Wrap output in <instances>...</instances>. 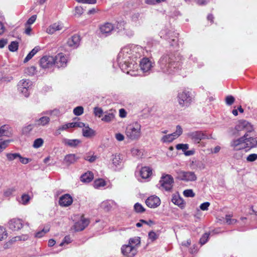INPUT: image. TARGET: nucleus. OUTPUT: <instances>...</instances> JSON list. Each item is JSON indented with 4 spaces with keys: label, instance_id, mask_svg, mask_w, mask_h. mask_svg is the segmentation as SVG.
Here are the masks:
<instances>
[{
    "label": "nucleus",
    "instance_id": "obj_58",
    "mask_svg": "<svg viewBox=\"0 0 257 257\" xmlns=\"http://www.w3.org/2000/svg\"><path fill=\"white\" fill-rule=\"evenodd\" d=\"M183 194L187 197H193L195 196V194L191 189L185 190L183 192Z\"/></svg>",
    "mask_w": 257,
    "mask_h": 257
},
{
    "label": "nucleus",
    "instance_id": "obj_56",
    "mask_svg": "<svg viewBox=\"0 0 257 257\" xmlns=\"http://www.w3.org/2000/svg\"><path fill=\"white\" fill-rule=\"evenodd\" d=\"M43 143V140L42 139H41V138L37 139L34 141V144H33V147L35 148H38L42 145Z\"/></svg>",
    "mask_w": 257,
    "mask_h": 257
},
{
    "label": "nucleus",
    "instance_id": "obj_19",
    "mask_svg": "<svg viewBox=\"0 0 257 257\" xmlns=\"http://www.w3.org/2000/svg\"><path fill=\"white\" fill-rule=\"evenodd\" d=\"M89 221L85 218L81 217L80 220L74 225V229L76 231L83 230L89 224Z\"/></svg>",
    "mask_w": 257,
    "mask_h": 257
},
{
    "label": "nucleus",
    "instance_id": "obj_54",
    "mask_svg": "<svg viewBox=\"0 0 257 257\" xmlns=\"http://www.w3.org/2000/svg\"><path fill=\"white\" fill-rule=\"evenodd\" d=\"M10 142V140H6L0 142V153L8 147Z\"/></svg>",
    "mask_w": 257,
    "mask_h": 257
},
{
    "label": "nucleus",
    "instance_id": "obj_57",
    "mask_svg": "<svg viewBox=\"0 0 257 257\" xmlns=\"http://www.w3.org/2000/svg\"><path fill=\"white\" fill-rule=\"evenodd\" d=\"M48 122V118L46 116H43L37 120V124L39 125H45Z\"/></svg>",
    "mask_w": 257,
    "mask_h": 257
},
{
    "label": "nucleus",
    "instance_id": "obj_46",
    "mask_svg": "<svg viewBox=\"0 0 257 257\" xmlns=\"http://www.w3.org/2000/svg\"><path fill=\"white\" fill-rule=\"evenodd\" d=\"M117 26L120 27L124 31V33L127 36H132L134 35V32L131 30L124 28L123 24H119L117 25Z\"/></svg>",
    "mask_w": 257,
    "mask_h": 257
},
{
    "label": "nucleus",
    "instance_id": "obj_45",
    "mask_svg": "<svg viewBox=\"0 0 257 257\" xmlns=\"http://www.w3.org/2000/svg\"><path fill=\"white\" fill-rule=\"evenodd\" d=\"M84 112L83 107L81 106H77L73 109V113L75 115L79 116L83 114Z\"/></svg>",
    "mask_w": 257,
    "mask_h": 257
},
{
    "label": "nucleus",
    "instance_id": "obj_61",
    "mask_svg": "<svg viewBox=\"0 0 257 257\" xmlns=\"http://www.w3.org/2000/svg\"><path fill=\"white\" fill-rule=\"evenodd\" d=\"M149 238L152 241H154L158 238V235L154 231H150L149 233Z\"/></svg>",
    "mask_w": 257,
    "mask_h": 257
},
{
    "label": "nucleus",
    "instance_id": "obj_23",
    "mask_svg": "<svg viewBox=\"0 0 257 257\" xmlns=\"http://www.w3.org/2000/svg\"><path fill=\"white\" fill-rule=\"evenodd\" d=\"M115 111L112 109L105 112L104 116L101 118V120L106 122L113 121L115 118Z\"/></svg>",
    "mask_w": 257,
    "mask_h": 257
},
{
    "label": "nucleus",
    "instance_id": "obj_36",
    "mask_svg": "<svg viewBox=\"0 0 257 257\" xmlns=\"http://www.w3.org/2000/svg\"><path fill=\"white\" fill-rule=\"evenodd\" d=\"M62 28V25L58 23H54L49 27V34H54L57 31H59Z\"/></svg>",
    "mask_w": 257,
    "mask_h": 257
},
{
    "label": "nucleus",
    "instance_id": "obj_59",
    "mask_svg": "<svg viewBox=\"0 0 257 257\" xmlns=\"http://www.w3.org/2000/svg\"><path fill=\"white\" fill-rule=\"evenodd\" d=\"M37 18V16L36 15H33L31 18H30L27 21L25 26H30L31 24H33Z\"/></svg>",
    "mask_w": 257,
    "mask_h": 257
},
{
    "label": "nucleus",
    "instance_id": "obj_27",
    "mask_svg": "<svg viewBox=\"0 0 257 257\" xmlns=\"http://www.w3.org/2000/svg\"><path fill=\"white\" fill-rule=\"evenodd\" d=\"M172 202L175 205L181 208L184 207V203L182 198L178 194H174L172 196Z\"/></svg>",
    "mask_w": 257,
    "mask_h": 257
},
{
    "label": "nucleus",
    "instance_id": "obj_53",
    "mask_svg": "<svg viewBox=\"0 0 257 257\" xmlns=\"http://www.w3.org/2000/svg\"><path fill=\"white\" fill-rule=\"evenodd\" d=\"M209 236V233H204L200 239V243L201 245L204 244L208 240Z\"/></svg>",
    "mask_w": 257,
    "mask_h": 257
},
{
    "label": "nucleus",
    "instance_id": "obj_32",
    "mask_svg": "<svg viewBox=\"0 0 257 257\" xmlns=\"http://www.w3.org/2000/svg\"><path fill=\"white\" fill-rule=\"evenodd\" d=\"M93 178V174L90 172H88L83 174L81 177V180L84 183H89Z\"/></svg>",
    "mask_w": 257,
    "mask_h": 257
},
{
    "label": "nucleus",
    "instance_id": "obj_9",
    "mask_svg": "<svg viewBox=\"0 0 257 257\" xmlns=\"http://www.w3.org/2000/svg\"><path fill=\"white\" fill-rule=\"evenodd\" d=\"M234 130L238 132L245 131L247 132H251L253 131V125L248 121L244 119L238 120L234 127Z\"/></svg>",
    "mask_w": 257,
    "mask_h": 257
},
{
    "label": "nucleus",
    "instance_id": "obj_31",
    "mask_svg": "<svg viewBox=\"0 0 257 257\" xmlns=\"http://www.w3.org/2000/svg\"><path fill=\"white\" fill-rule=\"evenodd\" d=\"M247 137L245 138V144H246L247 150L257 146V138L251 137L247 138Z\"/></svg>",
    "mask_w": 257,
    "mask_h": 257
},
{
    "label": "nucleus",
    "instance_id": "obj_15",
    "mask_svg": "<svg viewBox=\"0 0 257 257\" xmlns=\"http://www.w3.org/2000/svg\"><path fill=\"white\" fill-rule=\"evenodd\" d=\"M111 164L110 167L113 170L116 171L122 168L123 162L121 156L118 154L112 155L111 156Z\"/></svg>",
    "mask_w": 257,
    "mask_h": 257
},
{
    "label": "nucleus",
    "instance_id": "obj_49",
    "mask_svg": "<svg viewBox=\"0 0 257 257\" xmlns=\"http://www.w3.org/2000/svg\"><path fill=\"white\" fill-rule=\"evenodd\" d=\"M225 101L227 105H231L234 102L235 98L232 95H228L226 97Z\"/></svg>",
    "mask_w": 257,
    "mask_h": 257
},
{
    "label": "nucleus",
    "instance_id": "obj_33",
    "mask_svg": "<svg viewBox=\"0 0 257 257\" xmlns=\"http://www.w3.org/2000/svg\"><path fill=\"white\" fill-rule=\"evenodd\" d=\"M78 158L74 154H69L65 156L64 162L67 164L74 163L77 160Z\"/></svg>",
    "mask_w": 257,
    "mask_h": 257
},
{
    "label": "nucleus",
    "instance_id": "obj_22",
    "mask_svg": "<svg viewBox=\"0 0 257 257\" xmlns=\"http://www.w3.org/2000/svg\"><path fill=\"white\" fill-rule=\"evenodd\" d=\"M131 20L136 26H140L143 23V17L139 13L133 14L131 17Z\"/></svg>",
    "mask_w": 257,
    "mask_h": 257
},
{
    "label": "nucleus",
    "instance_id": "obj_39",
    "mask_svg": "<svg viewBox=\"0 0 257 257\" xmlns=\"http://www.w3.org/2000/svg\"><path fill=\"white\" fill-rule=\"evenodd\" d=\"M140 243H141L140 237H135L133 238H131L129 239L128 244L134 245L135 246V247H136V246L140 245Z\"/></svg>",
    "mask_w": 257,
    "mask_h": 257
},
{
    "label": "nucleus",
    "instance_id": "obj_12",
    "mask_svg": "<svg viewBox=\"0 0 257 257\" xmlns=\"http://www.w3.org/2000/svg\"><path fill=\"white\" fill-rule=\"evenodd\" d=\"M32 83L29 80L23 79L18 85L19 91L26 97L29 95V90L31 88Z\"/></svg>",
    "mask_w": 257,
    "mask_h": 257
},
{
    "label": "nucleus",
    "instance_id": "obj_35",
    "mask_svg": "<svg viewBox=\"0 0 257 257\" xmlns=\"http://www.w3.org/2000/svg\"><path fill=\"white\" fill-rule=\"evenodd\" d=\"M176 138L174 136L173 134L164 136L161 139V141L163 143H169L173 142Z\"/></svg>",
    "mask_w": 257,
    "mask_h": 257
},
{
    "label": "nucleus",
    "instance_id": "obj_30",
    "mask_svg": "<svg viewBox=\"0 0 257 257\" xmlns=\"http://www.w3.org/2000/svg\"><path fill=\"white\" fill-rule=\"evenodd\" d=\"M69 128L73 127H82L84 126V123L80 121L79 118L75 117L73 119L72 122L68 123Z\"/></svg>",
    "mask_w": 257,
    "mask_h": 257
},
{
    "label": "nucleus",
    "instance_id": "obj_43",
    "mask_svg": "<svg viewBox=\"0 0 257 257\" xmlns=\"http://www.w3.org/2000/svg\"><path fill=\"white\" fill-rule=\"evenodd\" d=\"M93 113L95 116L101 117L103 113V111L101 107H95L93 109Z\"/></svg>",
    "mask_w": 257,
    "mask_h": 257
},
{
    "label": "nucleus",
    "instance_id": "obj_7",
    "mask_svg": "<svg viewBox=\"0 0 257 257\" xmlns=\"http://www.w3.org/2000/svg\"><path fill=\"white\" fill-rule=\"evenodd\" d=\"M115 28L111 23L105 22L99 25L98 27L99 34L102 37H107L110 35Z\"/></svg>",
    "mask_w": 257,
    "mask_h": 257
},
{
    "label": "nucleus",
    "instance_id": "obj_3",
    "mask_svg": "<svg viewBox=\"0 0 257 257\" xmlns=\"http://www.w3.org/2000/svg\"><path fill=\"white\" fill-rule=\"evenodd\" d=\"M141 128V125L138 122L128 124L125 131L126 138L131 141L139 140L142 136Z\"/></svg>",
    "mask_w": 257,
    "mask_h": 257
},
{
    "label": "nucleus",
    "instance_id": "obj_13",
    "mask_svg": "<svg viewBox=\"0 0 257 257\" xmlns=\"http://www.w3.org/2000/svg\"><path fill=\"white\" fill-rule=\"evenodd\" d=\"M187 137L194 143H199L202 140L209 139L205 133L201 131H195L187 134Z\"/></svg>",
    "mask_w": 257,
    "mask_h": 257
},
{
    "label": "nucleus",
    "instance_id": "obj_63",
    "mask_svg": "<svg viewBox=\"0 0 257 257\" xmlns=\"http://www.w3.org/2000/svg\"><path fill=\"white\" fill-rule=\"evenodd\" d=\"M77 2L82 4H95L96 0H75Z\"/></svg>",
    "mask_w": 257,
    "mask_h": 257
},
{
    "label": "nucleus",
    "instance_id": "obj_18",
    "mask_svg": "<svg viewBox=\"0 0 257 257\" xmlns=\"http://www.w3.org/2000/svg\"><path fill=\"white\" fill-rule=\"evenodd\" d=\"M80 37L75 34L71 36L67 41V45L73 49L77 48L80 45Z\"/></svg>",
    "mask_w": 257,
    "mask_h": 257
},
{
    "label": "nucleus",
    "instance_id": "obj_62",
    "mask_svg": "<svg viewBox=\"0 0 257 257\" xmlns=\"http://www.w3.org/2000/svg\"><path fill=\"white\" fill-rule=\"evenodd\" d=\"M257 159V154H251L249 155L246 158V160L248 162H253Z\"/></svg>",
    "mask_w": 257,
    "mask_h": 257
},
{
    "label": "nucleus",
    "instance_id": "obj_44",
    "mask_svg": "<svg viewBox=\"0 0 257 257\" xmlns=\"http://www.w3.org/2000/svg\"><path fill=\"white\" fill-rule=\"evenodd\" d=\"M132 154L136 157L140 158L143 155L142 151L138 148H133L131 150Z\"/></svg>",
    "mask_w": 257,
    "mask_h": 257
},
{
    "label": "nucleus",
    "instance_id": "obj_20",
    "mask_svg": "<svg viewBox=\"0 0 257 257\" xmlns=\"http://www.w3.org/2000/svg\"><path fill=\"white\" fill-rule=\"evenodd\" d=\"M72 202L73 198L68 194H66L61 196L59 201L60 205L63 207L69 206Z\"/></svg>",
    "mask_w": 257,
    "mask_h": 257
},
{
    "label": "nucleus",
    "instance_id": "obj_42",
    "mask_svg": "<svg viewBox=\"0 0 257 257\" xmlns=\"http://www.w3.org/2000/svg\"><path fill=\"white\" fill-rule=\"evenodd\" d=\"M19 43L16 41H13L9 45V49L11 52H15L18 49Z\"/></svg>",
    "mask_w": 257,
    "mask_h": 257
},
{
    "label": "nucleus",
    "instance_id": "obj_1",
    "mask_svg": "<svg viewBox=\"0 0 257 257\" xmlns=\"http://www.w3.org/2000/svg\"><path fill=\"white\" fill-rule=\"evenodd\" d=\"M144 54L141 46L131 44L122 48L118 54L117 62L122 71L132 76L138 75V66L136 60Z\"/></svg>",
    "mask_w": 257,
    "mask_h": 257
},
{
    "label": "nucleus",
    "instance_id": "obj_14",
    "mask_svg": "<svg viewBox=\"0 0 257 257\" xmlns=\"http://www.w3.org/2000/svg\"><path fill=\"white\" fill-rule=\"evenodd\" d=\"M121 252L126 257H134L137 252V249L134 245L130 244L123 245L121 248Z\"/></svg>",
    "mask_w": 257,
    "mask_h": 257
},
{
    "label": "nucleus",
    "instance_id": "obj_29",
    "mask_svg": "<svg viewBox=\"0 0 257 257\" xmlns=\"http://www.w3.org/2000/svg\"><path fill=\"white\" fill-rule=\"evenodd\" d=\"M12 132L8 125H4L0 128V137L3 136L10 137Z\"/></svg>",
    "mask_w": 257,
    "mask_h": 257
},
{
    "label": "nucleus",
    "instance_id": "obj_5",
    "mask_svg": "<svg viewBox=\"0 0 257 257\" xmlns=\"http://www.w3.org/2000/svg\"><path fill=\"white\" fill-rule=\"evenodd\" d=\"M176 179L185 182L195 181L197 176L195 173L192 171H184L181 170L176 171Z\"/></svg>",
    "mask_w": 257,
    "mask_h": 257
},
{
    "label": "nucleus",
    "instance_id": "obj_24",
    "mask_svg": "<svg viewBox=\"0 0 257 257\" xmlns=\"http://www.w3.org/2000/svg\"><path fill=\"white\" fill-rule=\"evenodd\" d=\"M152 174V170L149 167H144L140 171V174L143 179L149 178Z\"/></svg>",
    "mask_w": 257,
    "mask_h": 257
},
{
    "label": "nucleus",
    "instance_id": "obj_4",
    "mask_svg": "<svg viewBox=\"0 0 257 257\" xmlns=\"http://www.w3.org/2000/svg\"><path fill=\"white\" fill-rule=\"evenodd\" d=\"M177 101L181 108L188 107L193 101V96L191 91L185 89L178 92L177 95Z\"/></svg>",
    "mask_w": 257,
    "mask_h": 257
},
{
    "label": "nucleus",
    "instance_id": "obj_41",
    "mask_svg": "<svg viewBox=\"0 0 257 257\" xmlns=\"http://www.w3.org/2000/svg\"><path fill=\"white\" fill-rule=\"evenodd\" d=\"M25 73L28 75L33 76L36 73V68L34 66L29 67L25 69Z\"/></svg>",
    "mask_w": 257,
    "mask_h": 257
},
{
    "label": "nucleus",
    "instance_id": "obj_17",
    "mask_svg": "<svg viewBox=\"0 0 257 257\" xmlns=\"http://www.w3.org/2000/svg\"><path fill=\"white\" fill-rule=\"evenodd\" d=\"M166 35L168 37L170 45L174 48H177L178 46V34L169 31Z\"/></svg>",
    "mask_w": 257,
    "mask_h": 257
},
{
    "label": "nucleus",
    "instance_id": "obj_50",
    "mask_svg": "<svg viewBox=\"0 0 257 257\" xmlns=\"http://www.w3.org/2000/svg\"><path fill=\"white\" fill-rule=\"evenodd\" d=\"M134 209L137 212L142 213L145 211V209L143 206L139 203H137L134 205Z\"/></svg>",
    "mask_w": 257,
    "mask_h": 257
},
{
    "label": "nucleus",
    "instance_id": "obj_21",
    "mask_svg": "<svg viewBox=\"0 0 257 257\" xmlns=\"http://www.w3.org/2000/svg\"><path fill=\"white\" fill-rule=\"evenodd\" d=\"M9 226L12 230H19L23 227L22 221L19 219H13L9 221Z\"/></svg>",
    "mask_w": 257,
    "mask_h": 257
},
{
    "label": "nucleus",
    "instance_id": "obj_2",
    "mask_svg": "<svg viewBox=\"0 0 257 257\" xmlns=\"http://www.w3.org/2000/svg\"><path fill=\"white\" fill-rule=\"evenodd\" d=\"M182 58L172 53L162 55L158 63L159 71L168 75L175 74L181 68Z\"/></svg>",
    "mask_w": 257,
    "mask_h": 257
},
{
    "label": "nucleus",
    "instance_id": "obj_48",
    "mask_svg": "<svg viewBox=\"0 0 257 257\" xmlns=\"http://www.w3.org/2000/svg\"><path fill=\"white\" fill-rule=\"evenodd\" d=\"M183 133V130L181 127V126L179 125H178L176 126V130L175 132L172 133L174 135V136L177 139L181 135V134Z\"/></svg>",
    "mask_w": 257,
    "mask_h": 257
},
{
    "label": "nucleus",
    "instance_id": "obj_28",
    "mask_svg": "<svg viewBox=\"0 0 257 257\" xmlns=\"http://www.w3.org/2000/svg\"><path fill=\"white\" fill-rule=\"evenodd\" d=\"M63 143L65 146L75 147L81 143V141L78 139L70 140L65 139L63 140Z\"/></svg>",
    "mask_w": 257,
    "mask_h": 257
},
{
    "label": "nucleus",
    "instance_id": "obj_52",
    "mask_svg": "<svg viewBox=\"0 0 257 257\" xmlns=\"http://www.w3.org/2000/svg\"><path fill=\"white\" fill-rule=\"evenodd\" d=\"M30 200V197L28 194H23L21 197V203L24 205L27 204Z\"/></svg>",
    "mask_w": 257,
    "mask_h": 257
},
{
    "label": "nucleus",
    "instance_id": "obj_11",
    "mask_svg": "<svg viewBox=\"0 0 257 257\" xmlns=\"http://www.w3.org/2000/svg\"><path fill=\"white\" fill-rule=\"evenodd\" d=\"M141 70L143 73L149 74L154 67V63L148 58H144L140 63Z\"/></svg>",
    "mask_w": 257,
    "mask_h": 257
},
{
    "label": "nucleus",
    "instance_id": "obj_16",
    "mask_svg": "<svg viewBox=\"0 0 257 257\" xmlns=\"http://www.w3.org/2000/svg\"><path fill=\"white\" fill-rule=\"evenodd\" d=\"M146 204L150 208H156L160 205L161 200L157 196L153 195L146 199Z\"/></svg>",
    "mask_w": 257,
    "mask_h": 257
},
{
    "label": "nucleus",
    "instance_id": "obj_55",
    "mask_svg": "<svg viewBox=\"0 0 257 257\" xmlns=\"http://www.w3.org/2000/svg\"><path fill=\"white\" fill-rule=\"evenodd\" d=\"M72 241V239L69 236H66L64 237L62 242L59 245V247L62 246L65 244H68Z\"/></svg>",
    "mask_w": 257,
    "mask_h": 257
},
{
    "label": "nucleus",
    "instance_id": "obj_37",
    "mask_svg": "<svg viewBox=\"0 0 257 257\" xmlns=\"http://www.w3.org/2000/svg\"><path fill=\"white\" fill-rule=\"evenodd\" d=\"M40 65L44 69L48 68V58L47 56L43 57L40 60Z\"/></svg>",
    "mask_w": 257,
    "mask_h": 257
},
{
    "label": "nucleus",
    "instance_id": "obj_34",
    "mask_svg": "<svg viewBox=\"0 0 257 257\" xmlns=\"http://www.w3.org/2000/svg\"><path fill=\"white\" fill-rule=\"evenodd\" d=\"M40 48L39 47H36L27 55L24 60V63H26L29 61L32 57L39 51Z\"/></svg>",
    "mask_w": 257,
    "mask_h": 257
},
{
    "label": "nucleus",
    "instance_id": "obj_40",
    "mask_svg": "<svg viewBox=\"0 0 257 257\" xmlns=\"http://www.w3.org/2000/svg\"><path fill=\"white\" fill-rule=\"evenodd\" d=\"M20 154L18 153H7L6 154V157L8 161H13L14 160L19 159Z\"/></svg>",
    "mask_w": 257,
    "mask_h": 257
},
{
    "label": "nucleus",
    "instance_id": "obj_38",
    "mask_svg": "<svg viewBox=\"0 0 257 257\" xmlns=\"http://www.w3.org/2000/svg\"><path fill=\"white\" fill-rule=\"evenodd\" d=\"M106 185L105 181L102 179H97L93 183V186L95 188H99L104 186Z\"/></svg>",
    "mask_w": 257,
    "mask_h": 257
},
{
    "label": "nucleus",
    "instance_id": "obj_8",
    "mask_svg": "<svg viewBox=\"0 0 257 257\" xmlns=\"http://www.w3.org/2000/svg\"><path fill=\"white\" fill-rule=\"evenodd\" d=\"M52 61L49 60V64L50 63L54 64L58 68L65 67L68 62V58L65 55L60 53L55 57H51Z\"/></svg>",
    "mask_w": 257,
    "mask_h": 257
},
{
    "label": "nucleus",
    "instance_id": "obj_47",
    "mask_svg": "<svg viewBox=\"0 0 257 257\" xmlns=\"http://www.w3.org/2000/svg\"><path fill=\"white\" fill-rule=\"evenodd\" d=\"M176 148L178 150H182L184 153L188 149L189 145L187 144H179L176 145Z\"/></svg>",
    "mask_w": 257,
    "mask_h": 257
},
{
    "label": "nucleus",
    "instance_id": "obj_10",
    "mask_svg": "<svg viewBox=\"0 0 257 257\" xmlns=\"http://www.w3.org/2000/svg\"><path fill=\"white\" fill-rule=\"evenodd\" d=\"M247 136V134H245L243 137L233 140L230 144L231 147L233 148L234 150L241 151L247 149L246 144H245V138Z\"/></svg>",
    "mask_w": 257,
    "mask_h": 257
},
{
    "label": "nucleus",
    "instance_id": "obj_6",
    "mask_svg": "<svg viewBox=\"0 0 257 257\" xmlns=\"http://www.w3.org/2000/svg\"><path fill=\"white\" fill-rule=\"evenodd\" d=\"M174 183L172 176L169 174H163L159 181L160 188L166 191L171 190Z\"/></svg>",
    "mask_w": 257,
    "mask_h": 257
},
{
    "label": "nucleus",
    "instance_id": "obj_64",
    "mask_svg": "<svg viewBox=\"0 0 257 257\" xmlns=\"http://www.w3.org/2000/svg\"><path fill=\"white\" fill-rule=\"evenodd\" d=\"M210 206V203L208 202H205L202 203L200 205V208L201 210L205 211L208 209V207Z\"/></svg>",
    "mask_w": 257,
    "mask_h": 257
},
{
    "label": "nucleus",
    "instance_id": "obj_25",
    "mask_svg": "<svg viewBox=\"0 0 257 257\" xmlns=\"http://www.w3.org/2000/svg\"><path fill=\"white\" fill-rule=\"evenodd\" d=\"M82 135L86 138H90L95 136V132L94 130L90 128L88 124L84 123V126L82 127Z\"/></svg>",
    "mask_w": 257,
    "mask_h": 257
},
{
    "label": "nucleus",
    "instance_id": "obj_26",
    "mask_svg": "<svg viewBox=\"0 0 257 257\" xmlns=\"http://www.w3.org/2000/svg\"><path fill=\"white\" fill-rule=\"evenodd\" d=\"M114 205H115V203L112 200H106L101 202L100 206L105 211H108Z\"/></svg>",
    "mask_w": 257,
    "mask_h": 257
},
{
    "label": "nucleus",
    "instance_id": "obj_51",
    "mask_svg": "<svg viewBox=\"0 0 257 257\" xmlns=\"http://www.w3.org/2000/svg\"><path fill=\"white\" fill-rule=\"evenodd\" d=\"M7 236V233L5 228L0 226V241L6 238Z\"/></svg>",
    "mask_w": 257,
    "mask_h": 257
},
{
    "label": "nucleus",
    "instance_id": "obj_60",
    "mask_svg": "<svg viewBox=\"0 0 257 257\" xmlns=\"http://www.w3.org/2000/svg\"><path fill=\"white\" fill-rule=\"evenodd\" d=\"M225 220L227 224H232L236 222V220L234 219H231V216L227 215L225 216Z\"/></svg>",
    "mask_w": 257,
    "mask_h": 257
}]
</instances>
